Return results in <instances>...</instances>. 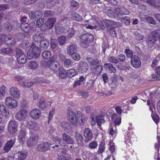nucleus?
<instances>
[{"mask_svg": "<svg viewBox=\"0 0 160 160\" xmlns=\"http://www.w3.org/2000/svg\"><path fill=\"white\" fill-rule=\"evenodd\" d=\"M67 114L68 115L69 121L73 125L76 126L78 122L82 125L84 123L85 118L83 114L80 112L78 113L76 116V113L72 111V109L69 108H68Z\"/></svg>", "mask_w": 160, "mask_h": 160, "instance_id": "obj_1", "label": "nucleus"}, {"mask_svg": "<svg viewBox=\"0 0 160 160\" xmlns=\"http://www.w3.org/2000/svg\"><path fill=\"white\" fill-rule=\"evenodd\" d=\"M41 64L43 67L49 68L55 72H57L60 70L59 68L60 67V65L55 56H52L47 61H43L42 62Z\"/></svg>", "mask_w": 160, "mask_h": 160, "instance_id": "obj_2", "label": "nucleus"}, {"mask_svg": "<svg viewBox=\"0 0 160 160\" xmlns=\"http://www.w3.org/2000/svg\"><path fill=\"white\" fill-rule=\"evenodd\" d=\"M80 38L81 41L80 46L83 48H87L89 43L93 41L94 39L92 35L88 33H85L81 35Z\"/></svg>", "mask_w": 160, "mask_h": 160, "instance_id": "obj_3", "label": "nucleus"}, {"mask_svg": "<svg viewBox=\"0 0 160 160\" xmlns=\"http://www.w3.org/2000/svg\"><path fill=\"white\" fill-rule=\"evenodd\" d=\"M24 78V77L18 75H17L14 77L15 80L18 82L19 85L25 88H29L32 86L35 82L37 83L42 82H43L42 80H38L36 81V82H22L21 81Z\"/></svg>", "mask_w": 160, "mask_h": 160, "instance_id": "obj_4", "label": "nucleus"}, {"mask_svg": "<svg viewBox=\"0 0 160 160\" xmlns=\"http://www.w3.org/2000/svg\"><path fill=\"white\" fill-rule=\"evenodd\" d=\"M16 54L17 56V61L20 64H23L26 63L27 57L23 51L20 49H17Z\"/></svg>", "mask_w": 160, "mask_h": 160, "instance_id": "obj_5", "label": "nucleus"}, {"mask_svg": "<svg viewBox=\"0 0 160 160\" xmlns=\"http://www.w3.org/2000/svg\"><path fill=\"white\" fill-rule=\"evenodd\" d=\"M5 104L9 108H16L18 106V102L15 99L10 97H7L5 100Z\"/></svg>", "mask_w": 160, "mask_h": 160, "instance_id": "obj_6", "label": "nucleus"}, {"mask_svg": "<svg viewBox=\"0 0 160 160\" xmlns=\"http://www.w3.org/2000/svg\"><path fill=\"white\" fill-rule=\"evenodd\" d=\"M130 62L133 67L135 68H140L142 64L140 58L136 55H133L131 58Z\"/></svg>", "mask_w": 160, "mask_h": 160, "instance_id": "obj_7", "label": "nucleus"}, {"mask_svg": "<svg viewBox=\"0 0 160 160\" xmlns=\"http://www.w3.org/2000/svg\"><path fill=\"white\" fill-rule=\"evenodd\" d=\"M100 62L101 61H99L98 59H95L94 60L91 65L92 67L94 68V72L96 74H99L102 69V66L100 64Z\"/></svg>", "mask_w": 160, "mask_h": 160, "instance_id": "obj_8", "label": "nucleus"}, {"mask_svg": "<svg viewBox=\"0 0 160 160\" xmlns=\"http://www.w3.org/2000/svg\"><path fill=\"white\" fill-rule=\"evenodd\" d=\"M17 122L13 120H10L8 124L9 132L12 134H14L17 131Z\"/></svg>", "mask_w": 160, "mask_h": 160, "instance_id": "obj_9", "label": "nucleus"}, {"mask_svg": "<svg viewBox=\"0 0 160 160\" xmlns=\"http://www.w3.org/2000/svg\"><path fill=\"white\" fill-rule=\"evenodd\" d=\"M89 68L87 62H80L78 66V70L82 73L86 72Z\"/></svg>", "mask_w": 160, "mask_h": 160, "instance_id": "obj_10", "label": "nucleus"}, {"mask_svg": "<svg viewBox=\"0 0 160 160\" xmlns=\"http://www.w3.org/2000/svg\"><path fill=\"white\" fill-rule=\"evenodd\" d=\"M114 11L117 15L120 16L129 15L130 13L129 11L124 7L116 8Z\"/></svg>", "mask_w": 160, "mask_h": 160, "instance_id": "obj_11", "label": "nucleus"}, {"mask_svg": "<svg viewBox=\"0 0 160 160\" xmlns=\"http://www.w3.org/2000/svg\"><path fill=\"white\" fill-rule=\"evenodd\" d=\"M51 146V144L48 142H42L37 147V150L39 151H46L50 149Z\"/></svg>", "mask_w": 160, "mask_h": 160, "instance_id": "obj_12", "label": "nucleus"}, {"mask_svg": "<svg viewBox=\"0 0 160 160\" xmlns=\"http://www.w3.org/2000/svg\"><path fill=\"white\" fill-rule=\"evenodd\" d=\"M38 137L34 134H32L27 140V145L28 147H32L37 142Z\"/></svg>", "mask_w": 160, "mask_h": 160, "instance_id": "obj_13", "label": "nucleus"}, {"mask_svg": "<svg viewBox=\"0 0 160 160\" xmlns=\"http://www.w3.org/2000/svg\"><path fill=\"white\" fill-rule=\"evenodd\" d=\"M27 111L25 110H21L16 114L15 118L17 120L21 121L25 119L27 116Z\"/></svg>", "mask_w": 160, "mask_h": 160, "instance_id": "obj_14", "label": "nucleus"}, {"mask_svg": "<svg viewBox=\"0 0 160 160\" xmlns=\"http://www.w3.org/2000/svg\"><path fill=\"white\" fill-rule=\"evenodd\" d=\"M41 112L37 108L32 109L30 113V117L34 119H38L41 117Z\"/></svg>", "mask_w": 160, "mask_h": 160, "instance_id": "obj_15", "label": "nucleus"}, {"mask_svg": "<svg viewBox=\"0 0 160 160\" xmlns=\"http://www.w3.org/2000/svg\"><path fill=\"white\" fill-rule=\"evenodd\" d=\"M84 135L85 138L87 139L85 140L86 142H88V141L91 140L93 137L92 132L90 128H85L84 132Z\"/></svg>", "mask_w": 160, "mask_h": 160, "instance_id": "obj_16", "label": "nucleus"}, {"mask_svg": "<svg viewBox=\"0 0 160 160\" xmlns=\"http://www.w3.org/2000/svg\"><path fill=\"white\" fill-rule=\"evenodd\" d=\"M4 41L6 44L9 46L13 45L16 43L15 38L10 34L5 36L4 38Z\"/></svg>", "mask_w": 160, "mask_h": 160, "instance_id": "obj_17", "label": "nucleus"}, {"mask_svg": "<svg viewBox=\"0 0 160 160\" xmlns=\"http://www.w3.org/2000/svg\"><path fill=\"white\" fill-rule=\"evenodd\" d=\"M27 132L25 129L20 130L18 135V139L21 144H23L25 142V136L27 135Z\"/></svg>", "mask_w": 160, "mask_h": 160, "instance_id": "obj_18", "label": "nucleus"}, {"mask_svg": "<svg viewBox=\"0 0 160 160\" xmlns=\"http://www.w3.org/2000/svg\"><path fill=\"white\" fill-rule=\"evenodd\" d=\"M55 31L57 34H60L63 33H66L69 30L70 28L69 27L67 26L66 27V30H64V28L62 27H60V25L58 24H56L55 25Z\"/></svg>", "mask_w": 160, "mask_h": 160, "instance_id": "obj_19", "label": "nucleus"}, {"mask_svg": "<svg viewBox=\"0 0 160 160\" xmlns=\"http://www.w3.org/2000/svg\"><path fill=\"white\" fill-rule=\"evenodd\" d=\"M77 50L78 46L77 45H70L67 48V53L68 55H72L77 52Z\"/></svg>", "mask_w": 160, "mask_h": 160, "instance_id": "obj_20", "label": "nucleus"}, {"mask_svg": "<svg viewBox=\"0 0 160 160\" xmlns=\"http://www.w3.org/2000/svg\"><path fill=\"white\" fill-rule=\"evenodd\" d=\"M15 142V138L12 139L8 141L5 145L4 150L6 152H8L13 146Z\"/></svg>", "mask_w": 160, "mask_h": 160, "instance_id": "obj_21", "label": "nucleus"}, {"mask_svg": "<svg viewBox=\"0 0 160 160\" xmlns=\"http://www.w3.org/2000/svg\"><path fill=\"white\" fill-rule=\"evenodd\" d=\"M62 137L63 140L67 144H73L74 143V140L67 134L63 133Z\"/></svg>", "mask_w": 160, "mask_h": 160, "instance_id": "obj_22", "label": "nucleus"}, {"mask_svg": "<svg viewBox=\"0 0 160 160\" xmlns=\"http://www.w3.org/2000/svg\"><path fill=\"white\" fill-rule=\"evenodd\" d=\"M75 138L78 145L81 146L83 145V137L80 133L78 132L75 133Z\"/></svg>", "mask_w": 160, "mask_h": 160, "instance_id": "obj_23", "label": "nucleus"}, {"mask_svg": "<svg viewBox=\"0 0 160 160\" xmlns=\"http://www.w3.org/2000/svg\"><path fill=\"white\" fill-rule=\"evenodd\" d=\"M56 22V20L55 18H50L48 19L45 22V25L47 27V29L52 28Z\"/></svg>", "mask_w": 160, "mask_h": 160, "instance_id": "obj_24", "label": "nucleus"}, {"mask_svg": "<svg viewBox=\"0 0 160 160\" xmlns=\"http://www.w3.org/2000/svg\"><path fill=\"white\" fill-rule=\"evenodd\" d=\"M112 119L114 121V124L115 125H119L121 122V118L118 116L117 114L114 113L113 114L111 117Z\"/></svg>", "mask_w": 160, "mask_h": 160, "instance_id": "obj_25", "label": "nucleus"}, {"mask_svg": "<svg viewBox=\"0 0 160 160\" xmlns=\"http://www.w3.org/2000/svg\"><path fill=\"white\" fill-rule=\"evenodd\" d=\"M27 126L28 128L30 130L36 131L38 129V125L36 123L33 122L32 121H30L27 122Z\"/></svg>", "mask_w": 160, "mask_h": 160, "instance_id": "obj_26", "label": "nucleus"}, {"mask_svg": "<svg viewBox=\"0 0 160 160\" xmlns=\"http://www.w3.org/2000/svg\"><path fill=\"white\" fill-rule=\"evenodd\" d=\"M27 154L26 151H21L17 153L16 156L18 160H24L26 158Z\"/></svg>", "mask_w": 160, "mask_h": 160, "instance_id": "obj_27", "label": "nucleus"}, {"mask_svg": "<svg viewBox=\"0 0 160 160\" xmlns=\"http://www.w3.org/2000/svg\"><path fill=\"white\" fill-rule=\"evenodd\" d=\"M117 79L118 81H121L122 82L123 80V78L122 77L119 75L115 76L113 77H112V82L111 84L110 85L112 87L115 88L117 86V82L115 81V79Z\"/></svg>", "mask_w": 160, "mask_h": 160, "instance_id": "obj_28", "label": "nucleus"}, {"mask_svg": "<svg viewBox=\"0 0 160 160\" xmlns=\"http://www.w3.org/2000/svg\"><path fill=\"white\" fill-rule=\"evenodd\" d=\"M105 113L104 112L101 113L100 115L97 116V124L99 126H101L102 123H103L105 122L103 118L105 116Z\"/></svg>", "mask_w": 160, "mask_h": 160, "instance_id": "obj_29", "label": "nucleus"}, {"mask_svg": "<svg viewBox=\"0 0 160 160\" xmlns=\"http://www.w3.org/2000/svg\"><path fill=\"white\" fill-rule=\"evenodd\" d=\"M104 67L110 73H115L116 72L115 68L111 63H107L104 65Z\"/></svg>", "mask_w": 160, "mask_h": 160, "instance_id": "obj_30", "label": "nucleus"}, {"mask_svg": "<svg viewBox=\"0 0 160 160\" xmlns=\"http://www.w3.org/2000/svg\"><path fill=\"white\" fill-rule=\"evenodd\" d=\"M129 132H128L126 130H124L123 131V133L124 134V136L125 137V138L126 139L125 142L126 144L128 146H130L131 145H132V142L131 140V139L129 138H128L127 139H126V137H129Z\"/></svg>", "mask_w": 160, "mask_h": 160, "instance_id": "obj_31", "label": "nucleus"}, {"mask_svg": "<svg viewBox=\"0 0 160 160\" xmlns=\"http://www.w3.org/2000/svg\"><path fill=\"white\" fill-rule=\"evenodd\" d=\"M43 38L42 33L38 32L33 36V39L34 41L38 42H40Z\"/></svg>", "mask_w": 160, "mask_h": 160, "instance_id": "obj_32", "label": "nucleus"}, {"mask_svg": "<svg viewBox=\"0 0 160 160\" xmlns=\"http://www.w3.org/2000/svg\"><path fill=\"white\" fill-rule=\"evenodd\" d=\"M49 42L48 39L43 38L41 40L40 43V46L43 48H47L49 45Z\"/></svg>", "mask_w": 160, "mask_h": 160, "instance_id": "obj_33", "label": "nucleus"}, {"mask_svg": "<svg viewBox=\"0 0 160 160\" xmlns=\"http://www.w3.org/2000/svg\"><path fill=\"white\" fill-rule=\"evenodd\" d=\"M52 139L53 142L58 143L61 146H65L66 145V143L62 141V139L61 138L58 136H55Z\"/></svg>", "mask_w": 160, "mask_h": 160, "instance_id": "obj_34", "label": "nucleus"}, {"mask_svg": "<svg viewBox=\"0 0 160 160\" xmlns=\"http://www.w3.org/2000/svg\"><path fill=\"white\" fill-rule=\"evenodd\" d=\"M156 74H152V78L156 80H160V67H157L155 70Z\"/></svg>", "mask_w": 160, "mask_h": 160, "instance_id": "obj_35", "label": "nucleus"}, {"mask_svg": "<svg viewBox=\"0 0 160 160\" xmlns=\"http://www.w3.org/2000/svg\"><path fill=\"white\" fill-rule=\"evenodd\" d=\"M62 63L64 67L66 68H68L73 65V62L69 58H66Z\"/></svg>", "mask_w": 160, "mask_h": 160, "instance_id": "obj_36", "label": "nucleus"}, {"mask_svg": "<svg viewBox=\"0 0 160 160\" xmlns=\"http://www.w3.org/2000/svg\"><path fill=\"white\" fill-rule=\"evenodd\" d=\"M157 41V38H153L150 36L148 40V46L149 48H152L155 44V42Z\"/></svg>", "mask_w": 160, "mask_h": 160, "instance_id": "obj_37", "label": "nucleus"}, {"mask_svg": "<svg viewBox=\"0 0 160 160\" xmlns=\"http://www.w3.org/2000/svg\"><path fill=\"white\" fill-rule=\"evenodd\" d=\"M0 111L2 115L5 117L8 116L9 115V112L7 110V108L4 105H0Z\"/></svg>", "mask_w": 160, "mask_h": 160, "instance_id": "obj_38", "label": "nucleus"}, {"mask_svg": "<svg viewBox=\"0 0 160 160\" xmlns=\"http://www.w3.org/2000/svg\"><path fill=\"white\" fill-rule=\"evenodd\" d=\"M68 76L69 78H72L77 74V71L75 69L72 68L67 70Z\"/></svg>", "mask_w": 160, "mask_h": 160, "instance_id": "obj_39", "label": "nucleus"}, {"mask_svg": "<svg viewBox=\"0 0 160 160\" xmlns=\"http://www.w3.org/2000/svg\"><path fill=\"white\" fill-rule=\"evenodd\" d=\"M112 91H99L97 92L98 95L100 96H109L112 93Z\"/></svg>", "mask_w": 160, "mask_h": 160, "instance_id": "obj_40", "label": "nucleus"}, {"mask_svg": "<svg viewBox=\"0 0 160 160\" xmlns=\"http://www.w3.org/2000/svg\"><path fill=\"white\" fill-rule=\"evenodd\" d=\"M145 2L149 4L150 6L157 8L159 6L156 0H147Z\"/></svg>", "mask_w": 160, "mask_h": 160, "instance_id": "obj_41", "label": "nucleus"}, {"mask_svg": "<svg viewBox=\"0 0 160 160\" xmlns=\"http://www.w3.org/2000/svg\"><path fill=\"white\" fill-rule=\"evenodd\" d=\"M61 69H62L59 73V77L61 78L64 79L66 77L67 72L63 67H60L59 69L60 70Z\"/></svg>", "mask_w": 160, "mask_h": 160, "instance_id": "obj_42", "label": "nucleus"}, {"mask_svg": "<svg viewBox=\"0 0 160 160\" xmlns=\"http://www.w3.org/2000/svg\"><path fill=\"white\" fill-rule=\"evenodd\" d=\"M35 55L36 58H38L39 56L40 51L38 47L35 46L32 48V50L31 51Z\"/></svg>", "mask_w": 160, "mask_h": 160, "instance_id": "obj_43", "label": "nucleus"}, {"mask_svg": "<svg viewBox=\"0 0 160 160\" xmlns=\"http://www.w3.org/2000/svg\"><path fill=\"white\" fill-rule=\"evenodd\" d=\"M21 28L23 32H27L29 29V24L27 23L22 22L21 24Z\"/></svg>", "mask_w": 160, "mask_h": 160, "instance_id": "obj_44", "label": "nucleus"}, {"mask_svg": "<svg viewBox=\"0 0 160 160\" xmlns=\"http://www.w3.org/2000/svg\"><path fill=\"white\" fill-rule=\"evenodd\" d=\"M28 66L31 69L35 70L38 66V65L35 61H30L28 64Z\"/></svg>", "mask_w": 160, "mask_h": 160, "instance_id": "obj_45", "label": "nucleus"}, {"mask_svg": "<svg viewBox=\"0 0 160 160\" xmlns=\"http://www.w3.org/2000/svg\"><path fill=\"white\" fill-rule=\"evenodd\" d=\"M72 18L76 21H81L82 20V18L80 15L78 13L74 12L72 15Z\"/></svg>", "mask_w": 160, "mask_h": 160, "instance_id": "obj_46", "label": "nucleus"}, {"mask_svg": "<svg viewBox=\"0 0 160 160\" xmlns=\"http://www.w3.org/2000/svg\"><path fill=\"white\" fill-rule=\"evenodd\" d=\"M90 119L91 121V125L92 126L94 125L96 122H97L96 116L94 113H91L90 117Z\"/></svg>", "mask_w": 160, "mask_h": 160, "instance_id": "obj_47", "label": "nucleus"}, {"mask_svg": "<svg viewBox=\"0 0 160 160\" xmlns=\"http://www.w3.org/2000/svg\"><path fill=\"white\" fill-rule=\"evenodd\" d=\"M108 60L109 62L115 64H118L119 63V60L114 56H109L108 58Z\"/></svg>", "mask_w": 160, "mask_h": 160, "instance_id": "obj_48", "label": "nucleus"}, {"mask_svg": "<svg viewBox=\"0 0 160 160\" xmlns=\"http://www.w3.org/2000/svg\"><path fill=\"white\" fill-rule=\"evenodd\" d=\"M42 55L44 59H48L51 57V53L49 51H44L42 52Z\"/></svg>", "mask_w": 160, "mask_h": 160, "instance_id": "obj_49", "label": "nucleus"}, {"mask_svg": "<svg viewBox=\"0 0 160 160\" xmlns=\"http://www.w3.org/2000/svg\"><path fill=\"white\" fill-rule=\"evenodd\" d=\"M10 94L13 98H18L20 96L19 91H10Z\"/></svg>", "mask_w": 160, "mask_h": 160, "instance_id": "obj_50", "label": "nucleus"}, {"mask_svg": "<svg viewBox=\"0 0 160 160\" xmlns=\"http://www.w3.org/2000/svg\"><path fill=\"white\" fill-rule=\"evenodd\" d=\"M145 20L149 23L156 25L157 22L152 17L147 16L145 18Z\"/></svg>", "mask_w": 160, "mask_h": 160, "instance_id": "obj_51", "label": "nucleus"}, {"mask_svg": "<svg viewBox=\"0 0 160 160\" xmlns=\"http://www.w3.org/2000/svg\"><path fill=\"white\" fill-rule=\"evenodd\" d=\"M1 51L2 53L4 54H11L13 52L12 48H2L1 49Z\"/></svg>", "mask_w": 160, "mask_h": 160, "instance_id": "obj_52", "label": "nucleus"}, {"mask_svg": "<svg viewBox=\"0 0 160 160\" xmlns=\"http://www.w3.org/2000/svg\"><path fill=\"white\" fill-rule=\"evenodd\" d=\"M160 34V30L157 29L152 32L150 37L157 38Z\"/></svg>", "mask_w": 160, "mask_h": 160, "instance_id": "obj_53", "label": "nucleus"}, {"mask_svg": "<svg viewBox=\"0 0 160 160\" xmlns=\"http://www.w3.org/2000/svg\"><path fill=\"white\" fill-rule=\"evenodd\" d=\"M61 125L64 130L66 132L68 131L69 128V124L68 122H63L61 123Z\"/></svg>", "mask_w": 160, "mask_h": 160, "instance_id": "obj_54", "label": "nucleus"}, {"mask_svg": "<svg viewBox=\"0 0 160 160\" xmlns=\"http://www.w3.org/2000/svg\"><path fill=\"white\" fill-rule=\"evenodd\" d=\"M38 106L41 109H44L46 107V102L44 99L41 98L40 99V101L38 104Z\"/></svg>", "mask_w": 160, "mask_h": 160, "instance_id": "obj_55", "label": "nucleus"}, {"mask_svg": "<svg viewBox=\"0 0 160 160\" xmlns=\"http://www.w3.org/2000/svg\"><path fill=\"white\" fill-rule=\"evenodd\" d=\"M58 41L60 45H63L66 42V38L64 36L59 37L58 38Z\"/></svg>", "mask_w": 160, "mask_h": 160, "instance_id": "obj_56", "label": "nucleus"}, {"mask_svg": "<svg viewBox=\"0 0 160 160\" xmlns=\"http://www.w3.org/2000/svg\"><path fill=\"white\" fill-rule=\"evenodd\" d=\"M5 30L8 32H10L12 30V25L8 22H7L4 24Z\"/></svg>", "mask_w": 160, "mask_h": 160, "instance_id": "obj_57", "label": "nucleus"}, {"mask_svg": "<svg viewBox=\"0 0 160 160\" xmlns=\"http://www.w3.org/2000/svg\"><path fill=\"white\" fill-rule=\"evenodd\" d=\"M99 149L98 151V153L102 154L104 151L105 148V143L102 142L99 145Z\"/></svg>", "mask_w": 160, "mask_h": 160, "instance_id": "obj_58", "label": "nucleus"}, {"mask_svg": "<svg viewBox=\"0 0 160 160\" xmlns=\"http://www.w3.org/2000/svg\"><path fill=\"white\" fill-rule=\"evenodd\" d=\"M121 21L122 23L126 24V25H129L130 23L129 18L128 17H123L121 20Z\"/></svg>", "mask_w": 160, "mask_h": 160, "instance_id": "obj_59", "label": "nucleus"}, {"mask_svg": "<svg viewBox=\"0 0 160 160\" xmlns=\"http://www.w3.org/2000/svg\"><path fill=\"white\" fill-rule=\"evenodd\" d=\"M104 24L107 27L112 28V27L113 21L109 19L104 20L103 21Z\"/></svg>", "mask_w": 160, "mask_h": 160, "instance_id": "obj_60", "label": "nucleus"}, {"mask_svg": "<svg viewBox=\"0 0 160 160\" xmlns=\"http://www.w3.org/2000/svg\"><path fill=\"white\" fill-rule=\"evenodd\" d=\"M21 46L22 48L25 49H26L29 46V42L27 41H22L21 43Z\"/></svg>", "mask_w": 160, "mask_h": 160, "instance_id": "obj_61", "label": "nucleus"}, {"mask_svg": "<svg viewBox=\"0 0 160 160\" xmlns=\"http://www.w3.org/2000/svg\"><path fill=\"white\" fill-rule=\"evenodd\" d=\"M125 52L126 55L129 58L132 57L133 55V53L132 51L130 49H126L125 50Z\"/></svg>", "mask_w": 160, "mask_h": 160, "instance_id": "obj_62", "label": "nucleus"}, {"mask_svg": "<svg viewBox=\"0 0 160 160\" xmlns=\"http://www.w3.org/2000/svg\"><path fill=\"white\" fill-rule=\"evenodd\" d=\"M107 15L109 17H112L113 16L114 13L112 10L109 8H107V10L104 11Z\"/></svg>", "mask_w": 160, "mask_h": 160, "instance_id": "obj_63", "label": "nucleus"}, {"mask_svg": "<svg viewBox=\"0 0 160 160\" xmlns=\"http://www.w3.org/2000/svg\"><path fill=\"white\" fill-rule=\"evenodd\" d=\"M44 19L43 18L38 19L36 22V25L39 28L44 23Z\"/></svg>", "mask_w": 160, "mask_h": 160, "instance_id": "obj_64", "label": "nucleus"}]
</instances>
